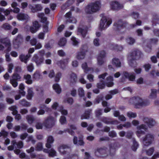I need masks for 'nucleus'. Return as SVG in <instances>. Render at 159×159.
<instances>
[{
    "instance_id": "1",
    "label": "nucleus",
    "mask_w": 159,
    "mask_h": 159,
    "mask_svg": "<svg viewBox=\"0 0 159 159\" xmlns=\"http://www.w3.org/2000/svg\"><path fill=\"white\" fill-rule=\"evenodd\" d=\"M101 7V3L99 1H97L90 3L85 7V11L88 14H92L98 11Z\"/></svg>"
},
{
    "instance_id": "2",
    "label": "nucleus",
    "mask_w": 159,
    "mask_h": 159,
    "mask_svg": "<svg viewBox=\"0 0 159 159\" xmlns=\"http://www.w3.org/2000/svg\"><path fill=\"white\" fill-rule=\"evenodd\" d=\"M100 16L101 17V19L99 28L101 30H105L111 24L112 20L111 19L104 16V14H101Z\"/></svg>"
},
{
    "instance_id": "3",
    "label": "nucleus",
    "mask_w": 159,
    "mask_h": 159,
    "mask_svg": "<svg viewBox=\"0 0 159 159\" xmlns=\"http://www.w3.org/2000/svg\"><path fill=\"white\" fill-rule=\"evenodd\" d=\"M129 102L130 103L133 104L135 107L137 108H139L141 107L145 106L149 104V102H147L146 101H143L139 97H132L129 100Z\"/></svg>"
},
{
    "instance_id": "4",
    "label": "nucleus",
    "mask_w": 159,
    "mask_h": 159,
    "mask_svg": "<svg viewBox=\"0 0 159 159\" xmlns=\"http://www.w3.org/2000/svg\"><path fill=\"white\" fill-rule=\"evenodd\" d=\"M0 41L2 43L5 45L6 47L7 48V49L4 51V52L6 53V60L7 61H11V58L8 53L11 50V44L10 41L8 39L6 38L1 39Z\"/></svg>"
},
{
    "instance_id": "5",
    "label": "nucleus",
    "mask_w": 159,
    "mask_h": 159,
    "mask_svg": "<svg viewBox=\"0 0 159 159\" xmlns=\"http://www.w3.org/2000/svg\"><path fill=\"white\" fill-rule=\"evenodd\" d=\"M155 135L152 134L148 133L142 138V143L144 146H148L154 141Z\"/></svg>"
},
{
    "instance_id": "6",
    "label": "nucleus",
    "mask_w": 159,
    "mask_h": 159,
    "mask_svg": "<svg viewBox=\"0 0 159 159\" xmlns=\"http://www.w3.org/2000/svg\"><path fill=\"white\" fill-rule=\"evenodd\" d=\"M56 121V119L53 117L49 116L45 120L43 124L45 127L49 128H52L55 125Z\"/></svg>"
},
{
    "instance_id": "7",
    "label": "nucleus",
    "mask_w": 159,
    "mask_h": 159,
    "mask_svg": "<svg viewBox=\"0 0 159 159\" xmlns=\"http://www.w3.org/2000/svg\"><path fill=\"white\" fill-rule=\"evenodd\" d=\"M110 154L108 149L106 148L98 149L95 152V155L97 156H101L103 157L107 156Z\"/></svg>"
},
{
    "instance_id": "8",
    "label": "nucleus",
    "mask_w": 159,
    "mask_h": 159,
    "mask_svg": "<svg viewBox=\"0 0 159 159\" xmlns=\"http://www.w3.org/2000/svg\"><path fill=\"white\" fill-rule=\"evenodd\" d=\"M137 130L136 132L137 136L140 137L142 135L145 134V131L147 129V127L144 124H142L138 125L137 127Z\"/></svg>"
},
{
    "instance_id": "9",
    "label": "nucleus",
    "mask_w": 159,
    "mask_h": 159,
    "mask_svg": "<svg viewBox=\"0 0 159 159\" xmlns=\"http://www.w3.org/2000/svg\"><path fill=\"white\" fill-rule=\"evenodd\" d=\"M21 78L20 75L16 73L14 74L10 80V83L14 88L18 85L17 81L20 80Z\"/></svg>"
},
{
    "instance_id": "10",
    "label": "nucleus",
    "mask_w": 159,
    "mask_h": 159,
    "mask_svg": "<svg viewBox=\"0 0 159 159\" xmlns=\"http://www.w3.org/2000/svg\"><path fill=\"white\" fill-rule=\"evenodd\" d=\"M32 60L33 61L35 62L37 66H39L43 63L44 59L43 57H39L37 54H34Z\"/></svg>"
},
{
    "instance_id": "11",
    "label": "nucleus",
    "mask_w": 159,
    "mask_h": 159,
    "mask_svg": "<svg viewBox=\"0 0 159 159\" xmlns=\"http://www.w3.org/2000/svg\"><path fill=\"white\" fill-rule=\"evenodd\" d=\"M106 56L105 52L103 51H101L97 57V64L99 66L102 65L105 62Z\"/></svg>"
},
{
    "instance_id": "12",
    "label": "nucleus",
    "mask_w": 159,
    "mask_h": 159,
    "mask_svg": "<svg viewBox=\"0 0 159 159\" xmlns=\"http://www.w3.org/2000/svg\"><path fill=\"white\" fill-rule=\"evenodd\" d=\"M110 4L111 8L114 10H118L122 9L123 7L122 4H120L116 1L111 2Z\"/></svg>"
},
{
    "instance_id": "13",
    "label": "nucleus",
    "mask_w": 159,
    "mask_h": 159,
    "mask_svg": "<svg viewBox=\"0 0 159 159\" xmlns=\"http://www.w3.org/2000/svg\"><path fill=\"white\" fill-rule=\"evenodd\" d=\"M143 120L147 124L148 126L150 128L155 125L156 123L155 120L151 118L144 117L143 118Z\"/></svg>"
},
{
    "instance_id": "14",
    "label": "nucleus",
    "mask_w": 159,
    "mask_h": 159,
    "mask_svg": "<svg viewBox=\"0 0 159 159\" xmlns=\"http://www.w3.org/2000/svg\"><path fill=\"white\" fill-rule=\"evenodd\" d=\"M142 53L141 51L136 50L132 51L128 57H131L132 59H137L142 57Z\"/></svg>"
},
{
    "instance_id": "15",
    "label": "nucleus",
    "mask_w": 159,
    "mask_h": 159,
    "mask_svg": "<svg viewBox=\"0 0 159 159\" xmlns=\"http://www.w3.org/2000/svg\"><path fill=\"white\" fill-rule=\"evenodd\" d=\"M68 80L70 84H74L77 81V76L74 73L71 72L69 74Z\"/></svg>"
},
{
    "instance_id": "16",
    "label": "nucleus",
    "mask_w": 159,
    "mask_h": 159,
    "mask_svg": "<svg viewBox=\"0 0 159 159\" xmlns=\"http://www.w3.org/2000/svg\"><path fill=\"white\" fill-rule=\"evenodd\" d=\"M16 18L19 20L27 21L30 20V17L27 14L22 13L18 14L17 15Z\"/></svg>"
},
{
    "instance_id": "17",
    "label": "nucleus",
    "mask_w": 159,
    "mask_h": 159,
    "mask_svg": "<svg viewBox=\"0 0 159 159\" xmlns=\"http://www.w3.org/2000/svg\"><path fill=\"white\" fill-rule=\"evenodd\" d=\"M70 148V146L66 144H61L58 148V151L61 154H66L67 149Z\"/></svg>"
},
{
    "instance_id": "18",
    "label": "nucleus",
    "mask_w": 159,
    "mask_h": 159,
    "mask_svg": "<svg viewBox=\"0 0 159 159\" xmlns=\"http://www.w3.org/2000/svg\"><path fill=\"white\" fill-rule=\"evenodd\" d=\"M9 109L12 111V114L15 115V119L17 120H19L21 119V116L20 114H17V107L15 106H11L9 108Z\"/></svg>"
},
{
    "instance_id": "19",
    "label": "nucleus",
    "mask_w": 159,
    "mask_h": 159,
    "mask_svg": "<svg viewBox=\"0 0 159 159\" xmlns=\"http://www.w3.org/2000/svg\"><path fill=\"white\" fill-rule=\"evenodd\" d=\"M114 28L116 30H121L126 27L125 24L121 20L119 21L114 24Z\"/></svg>"
},
{
    "instance_id": "20",
    "label": "nucleus",
    "mask_w": 159,
    "mask_h": 159,
    "mask_svg": "<svg viewBox=\"0 0 159 159\" xmlns=\"http://www.w3.org/2000/svg\"><path fill=\"white\" fill-rule=\"evenodd\" d=\"M22 37L21 35H18L16 38L13 40V44L16 48L19 47L22 42Z\"/></svg>"
},
{
    "instance_id": "21",
    "label": "nucleus",
    "mask_w": 159,
    "mask_h": 159,
    "mask_svg": "<svg viewBox=\"0 0 159 159\" xmlns=\"http://www.w3.org/2000/svg\"><path fill=\"white\" fill-rule=\"evenodd\" d=\"M32 78L34 80L39 81L43 78V77L39 70H37L32 75Z\"/></svg>"
},
{
    "instance_id": "22",
    "label": "nucleus",
    "mask_w": 159,
    "mask_h": 159,
    "mask_svg": "<svg viewBox=\"0 0 159 159\" xmlns=\"http://www.w3.org/2000/svg\"><path fill=\"white\" fill-rule=\"evenodd\" d=\"M122 76L128 78L130 81H133L135 79V75L134 73H129L126 72H124L122 74Z\"/></svg>"
},
{
    "instance_id": "23",
    "label": "nucleus",
    "mask_w": 159,
    "mask_h": 159,
    "mask_svg": "<svg viewBox=\"0 0 159 159\" xmlns=\"http://www.w3.org/2000/svg\"><path fill=\"white\" fill-rule=\"evenodd\" d=\"M29 7L31 10L33 12H35L38 11H41L43 8L41 5L39 4H36L35 7L31 5H29Z\"/></svg>"
},
{
    "instance_id": "24",
    "label": "nucleus",
    "mask_w": 159,
    "mask_h": 159,
    "mask_svg": "<svg viewBox=\"0 0 159 159\" xmlns=\"http://www.w3.org/2000/svg\"><path fill=\"white\" fill-rule=\"evenodd\" d=\"M68 59H66L58 61L57 64L63 70L65 69L66 65L68 64Z\"/></svg>"
},
{
    "instance_id": "25",
    "label": "nucleus",
    "mask_w": 159,
    "mask_h": 159,
    "mask_svg": "<svg viewBox=\"0 0 159 159\" xmlns=\"http://www.w3.org/2000/svg\"><path fill=\"white\" fill-rule=\"evenodd\" d=\"M31 56V55L30 54H27L26 55L21 54L19 58L21 61L26 63Z\"/></svg>"
},
{
    "instance_id": "26",
    "label": "nucleus",
    "mask_w": 159,
    "mask_h": 159,
    "mask_svg": "<svg viewBox=\"0 0 159 159\" xmlns=\"http://www.w3.org/2000/svg\"><path fill=\"white\" fill-rule=\"evenodd\" d=\"M128 63L129 65L132 67H135L137 65L136 62V59H132L131 57H128Z\"/></svg>"
},
{
    "instance_id": "27",
    "label": "nucleus",
    "mask_w": 159,
    "mask_h": 159,
    "mask_svg": "<svg viewBox=\"0 0 159 159\" xmlns=\"http://www.w3.org/2000/svg\"><path fill=\"white\" fill-rule=\"evenodd\" d=\"M54 141L53 138L52 136H49L47 139V143L46 146L48 148H50L51 147V144Z\"/></svg>"
},
{
    "instance_id": "28",
    "label": "nucleus",
    "mask_w": 159,
    "mask_h": 159,
    "mask_svg": "<svg viewBox=\"0 0 159 159\" xmlns=\"http://www.w3.org/2000/svg\"><path fill=\"white\" fill-rule=\"evenodd\" d=\"M24 78L25 80V82L28 84H31L33 83V81L31 79V76L29 74L24 75Z\"/></svg>"
},
{
    "instance_id": "29",
    "label": "nucleus",
    "mask_w": 159,
    "mask_h": 159,
    "mask_svg": "<svg viewBox=\"0 0 159 159\" xmlns=\"http://www.w3.org/2000/svg\"><path fill=\"white\" fill-rule=\"evenodd\" d=\"M91 111V109H88L85 111L84 113L81 116V119H83L89 118Z\"/></svg>"
},
{
    "instance_id": "30",
    "label": "nucleus",
    "mask_w": 159,
    "mask_h": 159,
    "mask_svg": "<svg viewBox=\"0 0 159 159\" xmlns=\"http://www.w3.org/2000/svg\"><path fill=\"white\" fill-rule=\"evenodd\" d=\"M113 78L112 76H109L107 78V82L106 83V85L108 87L112 86L113 85Z\"/></svg>"
},
{
    "instance_id": "31",
    "label": "nucleus",
    "mask_w": 159,
    "mask_h": 159,
    "mask_svg": "<svg viewBox=\"0 0 159 159\" xmlns=\"http://www.w3.org/2000/svg\"><path fill=\"white\" fill-rule=\"evenodd\" d=\"M112 64L116 67H118L120 66L121 62L118 59L115 58L112 59Z\"/></svg>"
},
{
    "instance_id": "32",
    "label": "nucleus",
    "mask_w": 159,
    "mask_h": 159,
    "mask_svg": "<svg viewBox=\"0 0 159 159\" xmlns=\"http://www.w3.org/2000/svg\"><path fill=\"white\" fill-rule=\"evenodd\" d=\"M27 93V99L28 100L31 99L34 95L32 88H29L28 89Z\"/></svg>"
},
{
    "instance_id": "33",
    "label": "nucleus",
    "mask_w": 159,
    "mask_h": 159,
    "mask_svg": "<svg viewBox=\"0 0 159 159\" xmlns=\"http://www.w3.org/2000/svg\"><path fill=\"white\" fill-rule=\"evenodd\" d=\"M78 32L80 34L83 38H84L86 36L87 33L86 30L81 27H79L78 29Z\"/></svg>"
},
{
    "instance_id": "34",
    "label": "nucleus",
    "mask_w": 159,
    "mask_h": 159,
    "mask_svg": "<svg viewBox=\"0 0 159 159\" xmlns=\"http://www.w3.org/2000/svg\"><path fill=\"white\" fill-rule=\"evenodd\" d=\"M132 139L133 141V145L132 146L131 148L133 151H135L137 149L139 144L135 140V139L133 138Z\"/></svg>"
},
{
    "instance_id": "35",
    "label": "nucleus",
    "mask_w": 159,
    "mask_h": 159,
    "mask_svg": "<svg viewBox=\"0 0 159 159\" xmlns=\"http://www.w3.org/2000/svg\"><path fill=\"white\" fill-rule=\"evenodd\" d=\"M85 55L86 53L85 52L80 51L78 53L76 56V58L79 60L83 59L85 57Z\"/></svg>"
},
{
    "instance_id": "36",
    "label": "nucleus",
    "mask_w": 159,
    "mask_h": 159,
    "mask_svg": "<svg viewBox=\"0 0 159 159\" xmlns=\"http://www.w3.org/2000/svg\"><path fill=\"white\" fill-rule=\"evenodd\" d=\"M157 91L155 89H151V92L149 96V98L150 99H153L157 97Z\"/></svg>"
},
{
    "instance_id": "37",
    "label": "nucleus",
    "mask_w": 159,
    "mask_h": 159,
    "mask_svg": "<svg viewBox=\"0 0 159 159\" xmlns=\"http://www.w3.org/2000/svg\"><path fill=\"white\" fill-rule=\"evenodd\" d=\"M53 88L57 93H61V89L58 84H54L53 85Z\"/></svg>"
},
{
    "instance_id": "38",
    "label": "nucleus",
    "mask_w": 159,
    "mask_h": 159,
    "mask_svg": "<svg viewBox=\"0 0 159 159\" xmlns=\"http://www.w3.org/2000/svg\"><path fill=\"white\" fill-rule=\"evenodd\" d=\"M126 41L128 44L132 45L135 43V40L132 37H128L126 39Z\"/></svg>"
},
{
    "instance_id": "39",
    "label": "nucleus",
    "mask_w": 159,
    "mask_h": 159,
    "mask_svg": "<svg viewBox=\"0 0 159 159\" xmlns=\"http://www.w3.org/2000/svg\"><path fill=\"white\" fill-rule=\"evenodd\" d=\"M102 121L104 122L107 124H117L119 123L117 120L111 121L109 120V119H107L106 118H103Z\"/></svg>"
},
{
    "instance_id": "40",
    "label": "nucleus",
    "mask_w": 159,
    "mask_h": 159,
    "mask_svg": "<svg viewBox=\"0 0 159 159\" xmlns=\"http://www.w3.org/2000/svg\"><path fill=\"white\" fill-rule=\"evenodd\" d=\"M20 103L24 107H30V103L25 99H22L19 101Z\"/></svg>"
},
{
    "instance_id": "41",
    "label": "nucleus",
    "mask_w": 159,
    "mask_h": 159,
    "mask_svg": "<svg viewBox=\"0 0 159 159\" xmlns=\"http://www.w3.org/2000/svg\"><path fill=\"white\" fill-rule=\"evenodd\" d=\"M110 48L112 49L120 51H121L123 49V47L121 46L118 45L117 44L111 45Z\"/></svg>"
},
{
    "instance_id": "42",
    "label": "nucleus",
    "mask_w": 159,
    "mask_h": 159,
    "mask_svg": "<svg viewBox=\"0 0 159 159\" xmlns=\"http://www.w3.org/2000/svg\"><path fill=\"white\" fill-rule=\"evenodd\" d=\"M26 119L27 120L28 123L29 124H32L34 120V117L28 115L26 116Z\"/></svg>"
},
{
    "instance_id": "43",
    "label": "nucleus",
    "mask_w": 159,
    "mask_h": 159,
    "mask_svg": "<svg viewBox=\"0 0 159 159\" xmlns=\"http://www.w3.org/2000/svg\"><path fill=\"white\" fill-rule=\"evenodd\" d=\"M75 1V0H68L67 3L63 5L61 7V9L63 10H64L68 7V5L71 4L73 3Z\"/></svg>"
},
{
    "instance_id": "44",
    "label": "nucleus",
    "mask_w": 159,
    "mask_h": 159,
    "mask_svg": "<svg viewBox=\"0 0 159 159\" xmlns=\"http://www.w3.org/2000/svg\"><path fill=\"white\" fill-rule=\"evenodd\" d=\"M66 43V40L65 38H63L60 39L58 42V45L60 46H64Z\"/></svg>"
},
{
    "instance_id": "45",
    "label": "nucleus",
    "mask_w": 159,
    "mask_h": 159,
    "mask_svg": "<svg viewBox=\"0 0 159 159\" xmlns=\"http://www.w3.org/2000/svg\"><path fill=\"white\" fill-rule=\"evenodd\" d=\"M154 151V148L153 147H151L146 150V154L148 156H151L152 155Z\"/></svg>"
},
{
    "instance_id": "46",
    "label": "nucleus",
    "mask_w": 159,
    "mask_h": 159,
    "mask_svg": "<svg viewBox=\"0 0 159 159\" xmlns=\"http://www.w3.org/2000/svg\"><path fill=\"white\" fill-rule=\"evenodd\" d=\"M62 75V73L61 72H58L56 75L55 77V81L56 82H58Z\"/></svg>"
},
{
    "instance_id": "47",
    "label": "nucleus",
    "mask_w": 159,
    "mask_h": 159,
    "mask_svg": "<svg viewBox=\"0 0 159 159\" xmlns=\"http://www.w3.org/2000/svg\"><path fill=\"white\" fill-rule=\"evenodd\" d=\"M2 28L5 30H8L11 29V26L9 24L5 23L2 25Z\"/></svg>"
},
{
    "instance_id": "48",
    "label": "nucleus",
    "mask_w": 159,
    "mask_h": 159,
    "mask_svg": "<svg viewBox=\"0 0 159 159\" xmlns=\"http://www.w3.org/2000/svg\"><path fill=\"white\" fill-rule=\"evenodd\" d=\"M150 74L153 77L159 76V70H152L150 72Z\"/></svg>"
},
{
    "instance_id": "49",
    "label": "nucleus",
    "mask_w": 159,
    "mask_h": 159,
    "mask_svg": "<svg viewBox=\"0 0 159 159\" xmlns=\"http://www.w3.org/2000/svg\"><path fill=\"white\" fill-rule=\"evenodd\" d=\"M59 121L62 125L65 124L67 122L66 117L64 116H61L59 119Z\"/></svg>"
},
{
    "instance_id": "50",
    "label": "nucleus",
    "mask_w": 159,
    "mask_h": 159,
    "mask_svg": "<svg viewBox=\"0 0 159 159\" xmlns=\"http://www.w3.org/2000/svg\"><path fill=\"white\" fill-rule=\"evenodd\" d=\"M59 110L62 115H66L68 114L67 111L66 110L64 109L62 106L60 107Z\"/></svg>"
},
{
    "instance_id": "51",
    "label": "nucleus",
    "mask_w": 159,
    "mask_h": 159,
    "mask_svg": "<svg viewBox=\"0 0 159 159\" xmlns=\"http://www.w3.org/2000/svg\"><path fill=\"white\" fill-rule=\"evenodd\" d=\"M78 93L79 96L80 97L84 96V92L82 88H80L78 89Z\"/></svg>"
},
{
    "instance_id": "52",
    "label": "nucleus",
    "mask_w": 159,
    "mask_h": 159,
    "mask_svg": "<svg viewBox=\"0 0 159 159\" xmlns=\"http://www.w3.org/2000/svg\"><path fill=\"white\" fill-rule=\"evenodd\" d=\"M127 116L129 118H134L137 116V114L134 112H129L127 113Z\"/></svg>"
},
{
    "instance_id": "53",
    "label": "nucleus",
    "mask_w": 159,
    "mask_h": 159,
    "mask_svg": "<svg viewBox=\"0 0 159 159\" xmlns=\"http://www.w3.org/2000/svg\"><path fill=\"white\" fill-rule=\"evenodd\" d=\"M81 67L82 69L84 70V73H87L88 72V67L86 62H84L82 64Z\"/></svg>"
},
{
    "instance_id": "54",
    "label": "nucleus",
    "mask_w": 159,
    "mask_h": 159,
    "mask_svg": "<svg viewBox=\"0 0 159 159\" xmlns=\"http://www.w3.org/2000/svg\"><path fill=\"white\" fill-rule=\"evenodd\" d=\"M27 70L30 72H32L34 69V67L32 63H30L27 66Z\"/></svg>"
},
{
    "instance_id": "55",
    "label": "nucleus",
    "mask_w": 159,
    "mask_h": 159,
    "mask_svg": "<svg viewBox=\"0 0 159 159\" xmlns=\"http://www.w3.org/2000/svg\"><path fill=\"white\" fill-rule=\"evenodd\" d=\"M71 40L72 42V43L73 45L76 46L78 44L79 42L77 39L75 37H72L71 38Z\"/></svg>"
},
{
    "instance_id": "56",
    "label": "nucleus",
    "mask_w": 159,
    "mask_h": 159,
    "mask_svg": "<svg viewBox=\"0 0 159 159\" xmlns=\"http://www.w3.org/2000/svg\"><path fill=\"white\" fill-rule=\"evenodd\" d=\"M36 150L38 151L42 150L43 148L42 143H38L36 145Z\"/></svg>"
},
{
    "instance_id": "57",
    "label": "nucleus",
    "mask_w": 159,
    "mask_h": 159,
    "mask_svg": "<svg viewBox=\"0 0 159 159\" xmlns=\"http://www.w3.org/2000/svg\"><path fill=\"white\" fill-rule=\"evenodd\" d=\"M49 156L53 157L56 156V152L53 149H51L49 151Z\"/></svg>"
},
{
    "instance_id": "58",
    "label": "nucleus",
    "mask_w": 159,
    "mask_h": 159,
    "mask_svg": "<svg viewBox=\"0 0 159 159\" xmlns=\"http://www.w3.org/2000/svg\"><path fill=\"white\" fill-rule=\"evenodd\" d=\"M64 102L65 103H67L70 105H71L73 103V99L72 98H67L65 99L64 100Z\"/></svg>"
},
{
    "instance_id": "59",
    "label": "nucleus",
    "mask_w": 159,
    "mask_h": 159,
    "mask_svg": "<svg viewBox=\"0 0 159 159\" xmlns=\"http://www.w3.org/2000/svg\"><path fill=\"white\" fill-rule=\"evenodd\" d=\"M43 124L41 122H37L35 127L37 129H42L43 127Z\"/></svg>"
},
{
    "instance_id": "60",
    "label": "nucleus",
    "mask_w": 159,
    "mask_h": 159,
    "mask_svg": "<svg viewBox=\"0 0 159 159\" xmlns=\"http://www.w3.org/2000/svg\"><path fill=\"white\" fill-rule=\"evenodd\" d=\"M44 14L43 13H39L38 14V16L41 18L43 22L46 21L47 20V18L44 17Z\"/></svg>"
},
{
    "instance_id": "61",
    "label": "nucleus",
    "mask_w": 159,
    "mask_h": 159,
    "mask_svg": "<svg viewBox=\"0 0 159 159\" xmlns=\"http://www.w3.org/2000/svg\"><path fill=\"white\" fill-rule=\"evenodd\" d=\"M105 84L104 81H102L97 84V87L100 89H103L105 87Z\"/></svg>"
},
{
    "instance_id": "62",
    "label": "nucleus",
    "mask_w": 159,
    "mask_h": 159,
    "mask_svg": "<svg viewBox=\"0 0 159 159\" xmlns=\"http://www.w3.org/2000/svg\"><path fill=\"white\" fill-rule=\"evenodd\" d=\"M146 71H148L151 68V65L149 64H146L143 66Z\"/></svg>"
},
{
    "instance_id": "63",
    "label": "nucleus",
    "mask_w": 159,
    "mask_h": 159,
    "mask_svg": "<svg viewBox=\"0 0 159 159\" xmlns=\"http://www.w3.org/2000/svg\"><path fill=\"white\" fill-rule=\"evenodd\" d=\"M26 141L27 142L31 141V143L33 144L35 143L36 142L35 140L34 139L33 137L32 136H29L28 137V139Z\"/></svg>"
},
{
    "instance_id": "64",
    "label": "nucleus",
    "mask_w": 159,
    "mask_h": 159,
    "mask_svg": "<svg viewBox=\"0 0 159 159\" xmlns=\"http://www.w3.org/2000/svg\"><path fill=\"white\" fill-rule=\"evenodd\" d=\"M93 43L94 45L96 46H98L100 45L99 40L98 39L96 38L94 39Z\"/></svg>"
}]
</instances>
